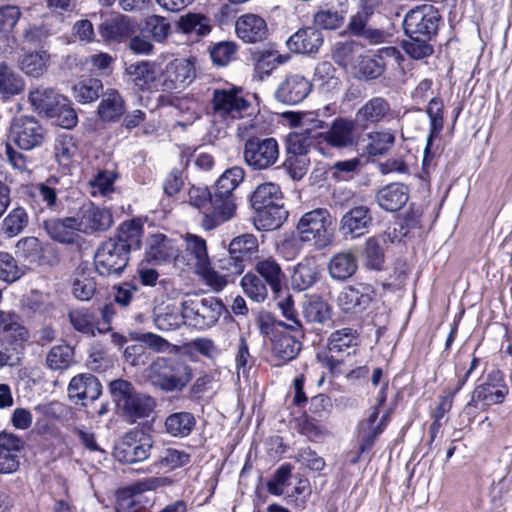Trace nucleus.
I'll return each instance as SVG.
<instances>
[{"mask_svg":"<svg viewBox=\"0 0 512 512\" xmlns=\"http://www.w3.org/2000/svg\"><path fill=\"white\" fill-rule=\"evenodd\" d=\"M212 102L215 121L236 128H254L251 122L256 108L246 99L241 88L215 89Z\"/></svg>","mask_w":512,"mask_h":512,"instance_id":"f257e3e1","label":"nucleus"},{"mask_svg":"<svg viewBox=\"0 0 512 512\" xmlns=\"http://www.w3.org/2000/svg\"><path fill=\"white\" fill-rule=\"evenodd\" d=\"M244 175V170L235 166L226 170L217 180L212 199L214 212L201 221L204 229L212 230L233 217L236 210L233 191L243 181Z\"/></svg>","mask_w":512,"mask_h":512,"instance_id":"f03ea898","label":"nucleus"},{"mask_svg":"<svg viewBox=\"0 0 512 512\" xmlns=\"http://www.w3.org/2000/svg\"><path fill=\"white\" fill-rule=\"evenodd\" d=\"M150 383L167 393L181 392L192 380L191 367L175 358L157 357L147 368Z\"/></svg>","mask_w":512,"mask_h":512,"instance_id":"7ed1b4c3","label":"nucleus"},{"mask_svg":"<svg viewBox=\"0 0 512 512\" xmlns=\"http://www.w3.org/2000/svg\"><path fill=\"white\" fill-rule=\"evenodd\" d=\"M109 391L119 413L129 422L148 417L155 407L154 399L136 390L134 385L122 378L109 383Z\"/></svg>","mask_w":512,"mask_h":512,"instance_id":"20e7f679","label":"nucleus"},{"mask_svg":"<svg viewBox=\"0 0 512 512\" xmlns=\"http://www.w3.org/2000/svg\"><path fill=\"white\" fill-rule=\"evenodd\" d=\"M32 106L48 118L55 119L54 125L59 128H74L78 118L70 101L52 88L37 87L29 93Z\"/></svg>","mask_w":512,"mask_h":512,"instance_id":"39448f33","label":"nucleus"},{"mask_svg":"<svg viewBox=\"0 0 512 512\" xmlns=\"http://www.w3.org/2000/svg\"><path fill=\"white\" fill-rule=\"evenodd\" d=\"M333 220L325 208L306 212L299 219L296 231L302 242L311 243L316 249H324L333 241Z\"/></svg>","mask_w":512,"mask_h":512,"instance_id":"423d86ee","label":"nucleus"},{"mask_svg":"<svg viewBox=\"0 0 512 512\" xmlns=\"http://www.w3.org/2000/svg\"><path fill=\"white\" fill-rule=\"evenodd\" d=\"M357 332L351 328H342L332 332L328 338L327 352L318 356L322 365L331 375L337 376L344 372L345 357L355 353L358 345Z\"/></svg>","mask_w":512,"mask_h":512,"instance_id":"0eeeda50","label":"nucleus"},{"mask_svg":"<svg viewBox=\"0 0 512 512\" xmlns=\"http://www.w3.org/2000/svg\"><path fill=\"white\" fill-rule=\"evenodd\" d=\"M223 308V304L213 297L186 299L181 304V320L197 329H206L219 320Z\"/></svg>","mask_w":512,"mask_h":512,"instance_id":"6e6552de","label":"nucleus"},{"mask_svg":"<svg viewBox=\"0 0 512 512\" xmlns=\"http://www.w3.org/2000/svg\"><path fill=\"white\" fill-rule=\"evenodd\" d=\"M124 247L126 245L110 238L99 246L94 255V264L101 276L119 275L123 272L129 261V254Z\"/></svg>","mask_w":512,"mask_h":512,"instance_id":"1a4fd4ad","label":"nucleus"},{"mask_svg":"<svg viewBox=\"0 0 512 512\" xmlns=\"http://www.w3.org/2000/svg\"><path fill=\"white\" fill-rule=\"evenodd\" d=\"M440 15L428 4L411 9L404 18V30L409 38H431L436 34Z\"/></svg>","mask_w":512,"mask_h":512,"instance_id":"9d476101","label":"nucleus"},{"mask_svg":"<svg viewBox=\"0 0 512 512\" xmlns=\"http://www.w3.org/2000/svg\"><path fill=\"white\" fill-rule=\"evenodd\" d=\"M153 440L143 431L127 432L115 447L114 456L122 463L133 464L146 460L150 456Z\"/></svg>","mask_w":512,"mask_h":512,"instance_id":"9b49d317","label":"nucleus"},{"mask_svg":"<svg viewBox=\"0 0 512 512\" xmlns=\"http://www.w3.org/2000/svg\"><path fill=\"white\" fill-rule=\"evenodd\" d=\"M196 77L193 58H176L167 63L161 71L160 85L164 92H180L190 85Z\"/></svg>","mask_w":512,"mask_h":512,"instance_id":"f8f14e48","label":"nucleus"},{"mask_svg":"<svg viewBox=\"0 0 512 512\" xmlns=\"http://www.w3.org/2000/svg\"><path fill=\"white\" fill-rule=\"evenodd\" d=\"M279 156L278 143L274 138H251L245 143L244 158L255 169L273 165Z\"/></svg>","mask_w":512,"mask_h":512,"instance_id":"ddd939ff","label":"nucleus"},{"mask_svg":"<svg viewBox=\"0 0 512 512\" xmlns=\"http://www.w3.org/2000/svg\"><path fill=\"white\" fill-rule=\"evenodd\" d=\"M374 288L368 283H355L344 287L337 297V305L345 313L357 314L372 302Z\"/></svg>","mask_w":512,"mask_h":512,"instance_id":"4468645a","label":"nucleus"},{"mask_svg":"<svg viewBox=\"0 0 512 512\" xmlns=\"http://www.w3.org/2000/svg\"><path fill=\"white\" fill-rule=\"evenodd\" d=\"M508 394V387L503 382L502 373L499 370L492 371L485 383L477 386L471 400L465 406V410L476 407L477 402L482 401L487 405L500 404Z\"/></svg>","mask_w":512,"mask_h":512,"instance_id":"2eb2a0df","label":"nucleus"},{"mask_svg":"<svg viewBox=\"0 0 512 512\" xmlns=\"http://www.w3.org/2000/svg\"><path fill=\"white\" fill-rule=\"evenodd\" d=\"M24 441L7 432L0 433V474L15 473L20 467Z\"/></svg>","mask_w":512,"mask_h":512,"instance_id":"dca6fc26","label":"nucleus"},{"mask_svg":"<svg viewBox=\"0 0 512 512\" xmlns=\"http://www.w3.org/2000/svg\"><path fill=\"white\" fill-rule=\"evenodd\" d=\"M235 32L243 42L252 44L264 41L268 37L269 29L264 18L248 13L237 18Z\"/></svg>","mask_w":512,"mask_h":512,"instance_id":"f3484780","label":"nucleus"},{"mask_svg":"<svg viewBox=\"0 0 512 512\" xmlns=\"http://www.w3.org/2000/svg\"><path fill=\"white\" fill-rule=\"evenodd\" d=\"M311 87V83L304 76L291 74L279 84L275 97L286 104H297L307 97Z\"/></svg>","mask_w":512,"mask_h":512,"instance_id":"a211bd4d","label":"nucleus"},{"mask_svg":"<svg viewBox=\"0 0 512 512\" xmlns=\"http://www.w3.org/2000/svg\"><path fill=\"white\" fill-rule=\"evenodd\" d=\"M102 393V386L97 377L92 374H79L74 376L68 385L70 400L81 401L83 406L86 401H95Z\"/></svg>","mask_w":512,"mask_h":512,"instance_id":"6ab92c4d","label":"nucleus"},{"mask_svg":"<svg viewBox=\"0 0 512 512\" xmlns=\"http://www.w3.org/2000/svg\"><path fill=\"white\" fill-rule=\"evenodd\" d=\"M254 270L269 285L275 298L284 294L286 275L281 265L273 257L258 259L255 263Z\"/></svg>","mask_w":512,"mask_h":512,"instance_id":"aec40b11","label":"nucleus"},{"mask_svg":"<svg viewBox=\"0 0 512 512\" xmlns=\"http://www.w3.org/2000/svg\"><path fill=\"white\" fill-rule=\"evenodd\" d=\"M372 221L373 218L367 206H355L342 216L340 231L344 236L357 238L367 231Z\"/></svg>","mask_w":512,"mask_h":512,"instance_id":"412c9836","label":"nucleus"},{"mask_svg":"<svg viewBox=\"0 0 512 512\" xmlns=\"http://www.w3.org/2000/svg\"><path fill=\"white\" fill-rule=\"evenodd\" d=\"M179 247L175 241L164 234H154L147 239L146 258L148 261L178 264Z\"/></svg>","mask_w":512,"mask_h":512,"instance_id":"4be33fe9","label":"nucleus"},{"mask_svg":"<svg viewBox=\"0 0 512 512\" xmlns=\"http://www.w3.org/2000/svg\"><path fill=\"white\" fill-rule=\"evenodd\" d=\"M321 276L320 265L315 257H306L299 262L291 275L294 290L305 291L316 284Z\"/></svg>","mask_w":512,"mask_h":512,"instance_id":"5701e85b","label":"nucleus"},{"mask_svg":"<svg viewBox=\"0 0 512 512\" xmlns=\"http://www.w3.org/2000/svg\"><path fill=\"white\" fill-rule=\"evenodd\" d=\"M126 74L130 81L142 91L149 90L158 79H161L160 67L157 63L149 61L130 64L126 68Z\"/></svg>","mask_w":512,"mask_h":512,"instance_id":"b1692460","label":"nucleus"},{"mask_svg":"<svg viewBox=\"0 0 512 512\" xmlns=\"http://www.w3.org/2000/svg\"><path fill=\"white\" fill-rule=\"evenodd\" d=\"M210 262L206 241L196 235L188 234L185 238V252H179L178 265L194 267L195 271Z\"/></svg>","mask_w":512,"mask_h":512,"instance_id":"393cba45","label":"nucleus"},{"mask_svg":"<svg viewBox=\"0 0 512 512\" xmlns=\"http://www.w3.org/2000/svg\"><path fill=\"white\" fill-rule=\"evenodd\" d=\"M80 231L88 233L99 230H107L113 224L112 213L104 208L89 205L80 210L77 217Z\"/></svg>","mask_w":512,"mask_h":512,"instance_id":"a878e982","label":"nucleus"},{"mask_svg":"<svg viewBox=\"0 0 512 512\" xmlns=\"http://www.w3.org/2000/svg\"><path fill=\"white\" fill-rule=\"evenodd\" d=\"M329 276L337 281H346L358 269V259L354 252L345 250L334 254L328 261Z\"/></svg>","mask_w":512,"mask_h":512,"instance_id":"bb28decb","label":"nucleus"},{"mask_svg":"<svg viewBox=\"0 0 512 512\" xmlns=\"http://www.w3.org/2000/svg\"><path fill=\"white\" fill-rule=\"evenodd\" d=\"M379 408L374 407L367 420L359 426V450L360 453L368 451L374 444L376 438L384 431L388 415H384L379 421Z\"/></svg>","mask_w":512,"mask_h":512,"instance_id":"cd10ccee","label":"nucleus"},{"mask_svg":"<svg viewBox=\"0 0 512 512\" xmlns=\"http://www.w3.org/2000/svg\"><path fill=\"white\" fill-rule=\"evenodd\" d=\"M322 43V33L311 27L298 30L287 40L289 50L300 54L315 53Z\"/></svg>","mask_w":512,"mask_h":512,"instance_id":"c85d7f7f","label":"nucleus"},{"mask_svg":"<svg viewBox=\"0 0 512 512\" xmlns=\"http://www.w3.org/2000/svg\"><path fill=\"white\" fill-rule=\"evenodd\" d=\"M50 60L44 49L26 51L18 59V68L28 77L40 78L47 72Z\"/></svg>","mask_w":512,"mask_h":512,"instance_id":"c756f323","label":"nucleus"},{"mask_svg":"<svg viewBox=\"0 0 512 512\" xmlns=\"http://www.w3.org/2000/svg\"><path fill=\"white\" fill-rule=\"evenodd\" d=\"M409 192L407 186L391 183L377 192L378 205L389 212L400 210L408 201Z\"/></svg>","mask_w":512,"mask_h":512,"instance_id":"7c9ffc66","label":"nucleus"},{"mask_svg":"<svg viewBox=\"0 0 512 512\" xmlns=\"http://www.w3.org/2000/svg\"><path fill=\"white\" fill-rule=\"evenodd\" d=\"M44 228L51 238L62 243H73L76 232L80 231L77 217L46 220Z\"/></svg>","mask_w":512,"mask_h":512,"instance_id":"2f4dec72","label":"nucleus"},{"mask_svg":"<svg viewBox=\"0 0 512 512\" xmlns=\"http://www.w3.org/2000/svg\"><path fill=\"white\" fill-rule=\"evenodd\" d=\"M288 217V211L283 203L254 212L253 220L258 230H274L282 226Z\"/></svg>","mask_w":512,"mask_h":512,"instance_id":"473e14b6","label":"nucleus"},{"mask_svg":"<svg viewBox=\"0 0 512 512\" xmlns=\"http://www.w3.org/2000/svg\"><path fill=\"white\" fill-rule=\"evenodd\" d=\"M301 347V342L292 335L287 333L275 335L272 346L273 356L278 361L275 365L281 366L296 358Z\"/></svg>","mask_w":512,"mask_h":512,"instance_id":"72a5a7b5","label":"nucleus"},{"mask_svg":"<svg viewBox=\"0 0 512 512\" xmlns=\"http://www.w3.org/2000/svg\"><path fill=\"white\" fill-rule=\"evenodd\" d=\"M196 426L195 416L186 411L175 412L166 417L164 422L165 432L177 438L189 436Z\"/></svg>","mask_w":512,"mask_h":512,"instance_id":"f704fd0d","label":"nucleus"},{"mask_svg":"<svg viewBox=\"0 0 512 512\" xmlns=\"http://www.w3.org/2000/svg\"><path fill=\"white\" fill-rule=\"evenodd\" d=\"M289 55L280 54L277 50L266 49L252 54L255 71L260 78L269 76L279 65L289 60Z\"/></svg>","mask_w":512,"mask_h":512,"instance_id":"c9c22d12","label":"nucleus"},{"mask_svg":"<svg viewBox=\"0 0 512 512\" xmlns=\"http://www.w3.org/2000/svg\"><path fill=\"white\" fill-rule=\"evenodd\" d=\"M254 212L270 207L283 201L278 185L268 182L256 187L250 198Z\"/></svg>","mask_w":512,"mask_h":512,"instance_id":"e433bc0d","label":"nucleus"},{"mask_svg":"<svg viewBox=\"0 0 512 512\" xmlns=\"http://www.w3.org/2000/svg\"><path fill=\"white\" fill-rule=\"evenodd\" d=\"M388 235L380 234L366 240L364 246V257L366 266L372 270H381L385 261L384 245L387 243Z\"/></svg>","mask_w":512,"mask_h":512,"instance_id":"4c0bfd02","label":"nucleus"},{"mask_svg":"<svg viewBox=\"0 0 512 512\" xmlns=\"http://www.w3.org/2000/svg\"><path fill=\"white\" fill-rule=\"evenodd\" d=\"M55 158L65 172H69L78 153L76 140L66 133L59 135L55 142Z\"/></svg>","mask_w":512,"mask_h":512,"instance_id":"58836bf2","label":"nucleus"},{"mask_svg":"<svg viewBox=\"0 0 512 512\" xmlns=\"http://www.w3.org/2000/svg\"><path fill=\"white\" fill-rule=\"evenodd\" d=\"M25 89L24 78L6 62L0 63V95L10 98L21 94Z\"/></svg>","mask_w":512,"mask_h":512,"instance_id":"ea45409f","label":"nucleus"},{"mask_svg":"<svg viewBox=\"0 0 512 512\" xmlns=\"http://www.w3.org/2000/svg\"><path fill=\"white\" fill-rule=\"evenodd\" d=\"M124 112V101L115 89H108L98 107V114L103 121L111 122L119 119Z\"/></svg>","mask_w":512,"mask_h":512,"instance_id":"a19ab883","label":"nucleus"},{"mask_svg":"<svg viewBox=\"0 0 512 512\" xmlns=\"http://www.w3.org/2000/svg\"><path fill=\"white\" fill-rule=\"evenodd\" d=\"M302 315L309 323L324 324L331 318L330 306L319 296H311L302 304Z\"/></svg>","mask_w":512,"mask_h":512,"instance_id":"79ce46f5","label":"nucleus"},{"mask_svg":"<svg viewBox=\"0 0 512 512\" xmlns=\"http://www.w3.org/2000/svg\"><path fill=\"white\" fill-rule=\"evenodd\" d=\"M74 354V348L68 344L55 345L46 355V365L53 371L66 370L75 362Z\"/></svg>","mask_w":512,"mask_h":512,"instance_id":"37998d69","label":"nucleus"},{"mask_svg":"<svg viewBox=\"0 0 512 512\" xmlns=\"http://www.w3.org/2000/svg\"><path fill=\"white\" fill-rule=\"evenodd\" d=\"M389 110V104L384 98L375 97L358 110L356 119L359 122L376 124L387 115Z\"/></svg>","mask_w":512,"mask_h":512,"instance_id":"c03bdc74","label":"nucleus"},{"mask_svg":"<svg viewBox=\"0 0 512 512\" xmlns=\"http://www.w3.org/2000/svg\"><path fill=\"white\" fill-rule=\"evenodd\" d=\"M178 27L185 34L205 36L211 31V21L202 13L189 12L179 18Z\"/></svg>","mask_w":512,"mask_h":512,"instance_id":"a18cd8bd","label":"nucleus"},{"mask_svg":"<svg viewBox=\"0 0 512 512\" xmlns=\"http://www.w3.org/2000/svg\"><path fill=\"white\" fill-rule=\"evenodd\" d=\"M241 287L254 302L262 303L268 298L269 285L256 272L246 273L241 279Z\"/></svg>","mask_w":512,"mask_h":512,"instance_id":"49530a36","label":"nucleus"},{"mask_svg":"<svg viewBox=\"0 0 512 512\" xmlns=\"http://www.w3.org/2000/svg\"><path fill=\"white\" fill-rule=\"evenodd\" d=\"M311 130L293 131L286 138V149L288 154L306 155L310 148L318 145V135L312 136Z\"/></svg>","mask_w":512,"mask_h":512,"instance_id":"de8ad7c7","label":"nucleus"},{"mask_svg":"<svg viewBox=\"0 0 512 512\" xmlns=\"http://www.w3.org/2000/svg\"><path fill=\"white\" fill-rule=\"evenodd\" d=\"M142 226L135 221L124 222L118 230V234L113 239L118 243L126 245L125 251L129 254L131 250H137L141 247Z\"/></svg>","mask_w":512,"mask_h":512,"instance_id":"09e8293b","label":"nucleus"},{"mask_svg":"<svg viewBox=\"0 0 512 512\" xmlns=\"http://www.w3.org/2000/svg\"><path fill=\"white\" fill-rule=\"evenodd\" d=\"M6 334L7 338H18L28 340L29 332L21 323L20 317L11 311L0 310V333Z\"/></svg>","mask_w":512,"mask_h":512,"instance_id":"8fccbe9b","label":"nucleus"},{"mask_svg":"<svg viewBox=\"0 0 512 512\" xmlns=\"http://www.w3.org/2000/svg\"><path fill=\"white\" fill-rule=\"evenodd\" d=\"M102 89L101 80L96 78L82 79L72 87L73 96L80 103H90L97 100Z\"/></svg>","mask_w":512,"mask_h":512,"instance_id":"3c124183","label":"nucleus"},{"mask_svg":"<svg viewBox=\"0 0 512 512\" xmlns=\"http://www.w3.org/2000/svg\"><path fill=\"white\" fill-rule=\"evenodd\" d=\"M29 223V216L22 207L12 209L2 222V231L7 237L22 233Z\"/></svg>","mask_w":512,"mask_h":512,"instance_id":"603ef678","label":"nucleus"},{"mask_svg":"<svg viewBox=\"0 0 512 512\" xmlns=\"http://www.w3.org/2000/svg\"><path fill=\"white\" fill-rule=\"evenodd\" d=\"M135 31L134 22L127 16H119L102 25V35L109 39H121Z\"/></svg>","mask_w":512,"mask_h":512,"instance_id":"864d4df0","label":"nucleus"},{"mask_svg":"<svg viewBox=\"0 0 512 512\" xmlns=\"http://www.w3.org/2000/svg\"><path fill=\"white\" fill-rule=\"evenodd\" d=\"M258 250V240L253 234H243L235 237L229 245L232 255H237L249 262Z\"/></svg>","mask_w":512,"mask_h":512,"instance_id":"5fc2aeb1","label":"nucleus"},{"mask_svg":"<svg viewBox=\"0 0 512 512\" xmlns=\"http://www.w3.org/2000/svg\"><path fill=\"white\" fill-rule=\"evenodd\" d=\"M69 320L75 330L87 335H95L98 331V321L94 313L79 309L69 313Z\"/></svg>","mask_w":512,"mask_h":512,"instance_id":"6e6d98bb","label":"nucleus"},{"mask_svg":"<svg viewBox=\"0 0 512 512\" xmlns=\"http://www.w3.org/2000/svg\"><path fill=\"white\" fill-rule=\"evenodd\" d=\"M323 141L335 148L351 147L357 144V136L353 130H327L325 133L318 134V145Z\"/></svg>","mask_w":512,"mask_h":512,"instance_id":"4d7b16f0","label":"nucleus"},{"mask_svg":"<svg viewBox=\"0 0 512 512\" xmlns=\"http://www.w3.org/2000/svg\"><path fill=\"white\" fill-rule=\"evenodd\" d=\"M282 125L311 126L310 128H323L324 123L318 119L315 112H284L278 116Z\"/></svg>","mask_w":512,"mask_h":512,"instance_id":"13d9d810","label":"nucleus"},{"mask_svg":"<svg viewBox=\"0 0 512 512\" xmlns=\"http://www.w3.org/2000/svg\"><path fill=\"white\" fill-rule=\"evenodd\" d=\"M293 467L286 463L281 465L267 482V489L273 495H282L290 485Z\"/></svg>","mask_w":512,"mask_h":512,"instance_id":"bf43d9fd","label":"nucleus"},{"mask_svg":"<svg viewBox=\"0 0 512 512\" xmlns=\"http://www.w3.org/2000/svg\"><path fill=\"white\" fill-rule=\"evenodd\" d=\"M118 175L113 171L99 170L96 175L89 180L92 195L107 196L114 191V182Z\"/></svg>","mask_w":512,"mask_h":512,"instance_id":"052dcab7","label":"nucleus"},{"mask_svg":"<svg viewBox=\"0 0 512 512\" xmlns=\"http://www.w3.org/2000/svg\"><path fill=\"white\" fill-rule=\"evenodd\" d=\"M315 81L320 83V86L325 91L339 89L341 81L335 76V68L330 62H321L315 68L314 73Z\"/></svg>","mask_w":512,"mask_h":512,"instance_id":"680f3d73","label":"nucleus"},{"mask_svg":"<svg viewBox=\"0 0 512 512\" xmlns=\"http://www.w3.org/2000/svg\"><path fill=\"white\" fill-rule=\"evenodd\" d=\"M385 67V62L381 59L362 56L355 65L356 75L362 79H375L379 77Z\"/></svg>","mask_w":512,"mask_h":512,"instance_id":"e2e57ef3","label":"nucleus"},{"mask_svg":"<svg viewBox=\"0 0 512 512\" xmlns=\"http://www.w3.org/2000/svg\"><path fill=\"white\" fill-rule=\"evenodd\" d=\"M189 202L191 205L200 208L205 209L203 212L202 220L206 217L208 214H212L214 212V192L211 193L207 187H195L192 186L189 189Z\"/></svg>","mask_w":512,"mask_h":512,"instance_id":"0e129e2a","label":"nucleus"},{"mask_svg":"<svg viewBox=\"0 0 512 512\" xmlns=\"http://www.w3.org/2000/svg\"><path fill=\"white\" fill-rule=\"evenodd\" d=\"M393 142L394 135L386 130H375L368 135L366 149L370 155H380L385 153Z\"/></svg>","mask_w":512,"mask_h":512,"instance_id":"69168bd1","label":"nucleus"},{"mask_svg":"<svg viewBox=\"0 0 512 512\" xmlns=\"http://www.w3.org/2000/svg\"><path fill=\"white\" fill-rule=\"evenodd\" d=\"M72 291L77 299L88 301L96 291V282L89 274L78 272L72 284Z\"/></svg>","mask_w":512,"mask_h":512,"instance_id":"338daca9","label":"nucleus"},{"mask_svg":"<svg viewBox=\"0 0 512 512\" xmlns=\"http://www.w3.org/2000/svg\"><path fill=\"white\" fill-rule=\"evenodd\" d=\"M24 274L16 259L8 252H0V280L12 283Z\"/></svg>","mask_w":512,"mask_h":512,"instance_id":"774afa93","label":"nucleus"}]
</instances>
